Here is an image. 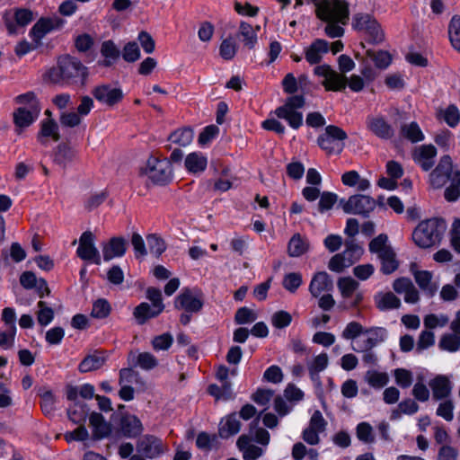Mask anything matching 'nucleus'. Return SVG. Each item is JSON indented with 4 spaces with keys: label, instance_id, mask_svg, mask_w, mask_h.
I'll return each instance as SVG.
<instances>
[{
    "label": "nucleus",
    "instance_id": "22",
    "mask_svg": "<svg viewBox=\"0 0 460 460\" xmlns=\"http://www.w3.org/2000/svg\"><path fill=\"white\" fill-rule=\"evenodd\" d=\"M432 391V397L435 401H442L448 398L452 393V385L449 378L438 375L429 383Z\"/></svg>",
    "mask_w": 460,
    "mask_h": 460
},
{
    "label": "nucleus",
    "instance_id": "45",
    "mask_svg": "<svg viewBox=\"0 0 460 460\" xmlns=\"http://www.w3.org/2000/svg\"><path fill=\"white\" fill-rule=\"evenodd\" d=\"M75 156V152L73 148L66 145H58L55 152L54 162L59 166L66 168Z\"/></svg>",
    "mask_w": 460,
    "mask_h": 460
},
{
    "label": "nucleus",
    "instance_id": "23",
    "mask_svg": "<svg viewBox=\"0 0 460 460\" xmlns=\"http://www.w3.org/2000/svg\"><path fill=\"white\" fill-rule=\"evenodd\" d=\"M333 288V282L326 271L315 273L309 285V292L314 297H318L323 292L331 291Z\"/></svg>",
    "mask_w": 460,
    "mask_h": 460
},
{
    "label": "nucleus",
    "instance_id": "27",
    "mask_svg": "<svg viewBox=\"0 0 460 460\" xmlns=\"http://www.w3.org/2000/svg\"><path fill=\"white\" fill-rule=\"evenodd\" d=\"M364 334L367 337L362 341L360 350H371L387 339L388 332L384 327H372L366 329Z\"/></svg>",
    "mask_w": 460,
    "mask_h": 460
},
{
    "label": "nucleus",
    "instance_id": "13",
    "mask_svg": "<svg viewBox=\"0 0 460 460\" xmlns=\"http://www.w3.org/2000/svg\"><path fill=\"white\" fill-rule=\"evenodd\" d=\"M95 237L90 231H85L79 238V245L76 249L77 256L85 261L100 265L101 254L94 245Z\"/></svg>",
    "mask_w": 460,
    "mask_h": 460
},
{
    "label": "nucleus",
    "instance_id": "9",
    "mask_svg": "<svg viewBox=\"0 0 460 460\" xmlns=\"http://www.w3.org/2000/svg\"><path fill=\"white\" fill-rule=\"evenodd\" d=\"M343 211L347 214H355L367 217L376 208V200L367 195H352L349 199L340 200Z\"/></svg>",
    "mask_w": 460,
    "mask_h": 460
},
{
    "label": "nucleus",
    "instance_id": "24",
    "mask_svg": "<svg viewBox=\"0 0 460 460\" xmlns=\"http://www.w3.org/2000/svg\"><path fill=\"white\" fill-rule=\"evenodd\" d=\"M330 46L327 40L316 39L305 50V58L311 65L319 64L324 54L328 53Z\"/></svg>",
    "mask_w": 460,
    "mask_h": 460
},
{
    "label": "nucleus",
    "instance_id": "31",
    "mask_svg": "<svg viewBox=\"0 0 460 460\" xmlns=\"http://www.w3.org/2000/svg\"><path fill=\"white\" fill-rule=\"evenodd\" d=\"M100 52L104 59L99 61V65L105 67L111 66L120 57L119 47L111 40H104L102 43Z\"/></svg>",
    "mask_w": 460,
    "mask_h": 460
},
{
    "label": "nucleus",
    "instance_id": "6",
    "mask_svg": "<svg viewBox=\"0 0 460 460\" xmlns=\"http://www.w3.org/2000/svg\"><path fill=\"white\" fill-rule=\"evenodd\" d=\"M347 133L340 127L329 125L324 132L318 136L317 144L328 155L341 154L344 147Z\"/></svg>",
    "mask_w": 460,
    "mask_h": 460
},
{
    "label": "nucleus",
    "instance_id": "58",
    "mask_svg": "<svg viewBox=\"0 0 460 460\" xmlns=\"http://www.w3.org/2000/svg\"><path fill=\"white\" fill-rule=\"evenodd\" d=\"M238 46L231 37L225 39L219 47V54L222 58L231 60L234 58Z\"/></svg>",
    "mask_w": 460,
    "mask_h": 460
},
{
    "label": "nucleus",
    "instance_id": "19",
    "mask_svg": "<svg viewBox=\"0 0 460 460\" xmlns=\"http://www.w3.org/2000/svg\"><path fill=\"white\" fill-rule=\"evenodd\" d=\"M94 98L108 106H113L121 101L123 93L121 89L103 84L95 87L93 91Z\"/></svg>",
    "mask_w": 460,
    "mask_h": 460
},
{
    "label": "nucleus",
    "instance_id": "5",
    "mask_svg": "<svg viewBox=\"0 0 460 460\" xmlns=\"http://www.w3.org/2000/svg\"><path fill=\"white\" fill-rule=\"evenodd\" d=\"M352 28L363 33L371 44H380L385 40V32L380 23L369 13H356L352 18Z\"/></svg>",
    "mask_w": 460,
    "mask_h": 460
},
{
    "label": "nucleus",
    "instance_id": "14",
    "mask_svg": "<svg viewBox=\"0 0 460 460\" xmlns=\"http://www.w3.org/2000/svg\"><path fill=\"white\" fill-rule=\"evenodd\" d=\"M137 450L146 458H156L166 451L162 439L154 435H145L137 442Z\"/></svg>",
    "mask_w": 460,
    "mask_h": 460
},
{
    "label": "nucleus",
    "instance_id": "46",
    "mask_svg": "<svg viewBox=\"0 0 460 460\" xmlns=\"http://www.w3.org/2000/svg\"><path fill=\"white\" fill-rule=\"evenodd\" d=\"M438 348L448 352L458 351L460 349V335L456 332L443 334L439 340Z\"/></svg>",
    "mask_w": 460,
    "mask_h": 460
},
{
    "label": "nucleus",
    "instance_id": "56",
    "mask_svg": "<svg viewBox=\"0 0 460 460\" xmlns=\"http://www.w3.org/2000/svg\"><path fill=\"white\" fill-rule=\"evenodd\" d=\"M435 334L432 331L423 330L420 332L416 343V352L421 353L423 350L434 346Z\"/></svg>",
    "mask_w": 460,
    "mask_h": 460
},
{
    "label": "nucleus",
    "instance_id": "40",
    "mask_svg": "<svg viewBox=\"0 0 460 460\" xmlns=\"http://www.w3.org/2000/svg\"><path fill=\"white\" fill-rule=\"evenodd\" d=\"M309 249L308 241L299 234H294L288 242V252L291 257H299Z\"/></svg>",
    "mask_w": 460,
    "mask_h": 460
},
{
    "label": "nucleus",
    "instance_id": "4",
    "mask_svg": "<svg viewBox=\"0 0 460 460\" xmlns=\"http://www.w3.org/2000/svg\"><path fill=\"white\" fill-rule=\"evenodd\" d=\"M368 249L371 253L377 255L381 262L380 270L384 274H391L398 269L399 262L396 254L392 246L388 244V236L385 234H380L372 239L368 244Z\"/></svg>",
    "mask_w": 460,
    "mask_h": 460
},
{
    "label": "nucleus",
    "instance_id": "16",
    "mask_svg": "<svg viewBox=\"0 0 460 460\" xmlns=\"http://www.w3.org/2000/svg\"><path fill=\"white\" fill-rule=\"evenodd\" d=\"M143 431V425L140 420L133 414H123L119 422V432L128 438H134Z\"/></svg>",
    "mask_w": 460,
    "mask_h": 460
},
{
    "label": "nucleus",
    "instance_id": "55",
    "mask_svg": "<svg viewBox=\"0 0 460 460\" xmlns=\"http://www.w3.org/2000/svg\"><path fill=\"white\" fill-rule=\"evenodd\" d=\"M302 283V275L299 272L288 273L284 276L282 280L283 288L292 294L296 292Z\"/></svg>",
    "mask_w": 460,
    "mask_h": 460
},
{
    "label": "nucleus",
    "instance_id": "64",
    "mask_svg": "<svg viewBox=\"0 0 460 460\" xmlns=\"http://www.w3.org/2000/svg\"><path fill=\"white\" fill-rule=\"evenodd\" d=\"M140 57V50L138 45L135 41H130L127 43L122 51V58L127 62H135Z\"/></svg>",
    "mask_w": 460,
    "mask_h": 460
},
{
    "label": "nucleus",
    "instance_id": "35",
    "mask_svg": "<svg viewBox=\"0 0 460 460\" xmlns=\"http://www.w3.org/2000/svg\"><path fill=\"white\" fill-rule=\"evenodd\" d=\"M238 37L241 39L243 46L249 49H253L258 43L256 30L246 22H240Z\"/></svg>",
    "mask_w": 460,
    "mask_h": 460
},
{
    "label": "nucleus",
    "instance_id": "10",
    "mask_svg": "<svg viewBox=\"0 0 460 460\" xmlns=\"http://www.w3.org/2000/svg\"><path fill=\"white\" fill-rule=\"evenodd\" d=\"M172 166L170 161L164 159L159 160L155 157H150L147 160L145 168V173L155 183L164 184L172 178Z\"/></svg>",
    "mask_w": 460,
    "mask_h": 460
},
{
    "label": "nucleus",
    "instance_id": "29",
    "mask_svg": "<svg viewBox=\"0 0 460 460\" xmlns=\"http://www.w3.org/2000/svg\"><path fill=\"white\" fill-rule=\"evenodd\" d=\"M90 425L93 428V436L96 439L108 437L111 432V426L108 423L102 414L92 412L89 417Z\"/></svg>",
    "mask_w": 460,
    "mask_h": 460
},
{
    "label": "nucleus",
    "instance_id": "18",
    "mask_svg": "<svg viewBox=\"0 0 460 460\" xmlns=\"http://www.w3.org/2000/svg\"><path fill=\"white\" fill-rule=\"evenodd\" d=\"M415 263L411 264V272L419 288L429 296H433L438 288V285L432 281V273L429 270H418Z\"/></svg>",
    "mask_w": 460,
    "mask_h": 460
},
{
    "label": "nucleus",
    "instance_id": "36",
    "mask_svg": "<svg viewBox=\"0 0 460 460\" xmlns=\"http://www.w3.org/2000/svg\"><path fill=\"white\" fill-rule=\"evenodd\" d=\"M162 312L161 308L154 307V305L143 302L134 309L133 315L138 324H144L148 319L158 316Z\"/></svg>",
    "mask_w": 460,
    "mask_h": 460
},
{
    "label": "nucleus",
    "instance_id": "62",
    "mask_svg": "<svg viewBox=\"0 0 460 460\" xmlns=\"http://www.w3.org/2000/svg\"><path fill=\"white\" fill-rule=\"evenodd\" d=\"M394 376L395 383L403 389L410 387L413 382L412 373L405 368H396Z\"/></svg>",
    "mask_w": 460,
    "mask_h": 460
},
{
    "label": "nucleus",
    "instance_id": "8",
    "mask_svg": "<svg viewBox=\"0 0 460 460\" xmlns=\"http://www.w3.org/2000/svg\"><path fill=\"white\" fill-rule=\"evenodd\" d=\"M204 305V295L198 288H184L175 297L174 307L186 313L197 314Z\"/></svg>",
    "mask_w": 460,
    "mask_h": 460
},
{
    "label": "nucleus",
    "instance_id": "17",
    "mask_svg": "<svg viewBox=\"0 0 460 460\" xmlns=\"http://www.w3.org/2000/svg\"><path fill=\"white\" fill-rule=\"evenodd\" d=\"M63 23L59 18H40L31 28L30 35L33 41L38 43L46 34L58 29Z\"/></svg>",
    "mask_w": 460,
    "mask_h": 460
},
{
    "label": "nucleus",
    "instance_id": "21",
    "mask_svg": "<svg viewBox=\"0 0 460 460\" xmlns=\"http://www.w3.org/2000/svg\"><path fill=\"white\" fill-rule=\"evenodd\" d=\"M102 256L105 261L117 257H122L127 251V241L125 238L116 236L111 238L107 243H102Z\"/></svg>",
    "mask_w": 460,
    "mask_h": 460
},
{
    "label": "nucleus",
    "instance_id": "28",
    "mask_svg": "<svg viewBox=\"0 0 460 460\" xmlns=\"http://www.w3.org/2000/svg\"><path fill=\"white\" fill-rule=\"evenodd\" d=\"M238 449L243 453L244 460H256L263 454L262 448L252 443V438L248 435H242L236 442Z\"/></svg>",
    "mask_w": 460,
    "mask_h": 460
},
{
    "label": "nucleus",
    "instance_id": "7",
    "mask_svg": "<svg viewBox=\"0 0 460 460\" xmlns=\"http://www.w3.org/2000/svg\"><path fill=\"white\" fill-rule=\"evenodd\" d=\"M305 102L303 95H292L274 113L279 119H285L292 128L298 129L303 125V113L297 110L304 107Z\"/></svg>",
    "mask_w": 460,
    "mask_h": 460
},
{
    "label": "nucleus",
    "instance_id": "44",
    "mask_svg": "<svg viewBox=\"0 0 460 460\" xmlns=\"http://www.w3.org/2000/svg\"><path fill=\"white\" fill-rule=\"evenodd\" d=\"M364 379L372 388L376 390L382 389L389 382V376L386 373L376 370L367 371Z\"/></svg>",
    "mask_w": 460,
    "mask_h": 460
},
{
    "label": "nucleus",
    "instance_id": "60",
    "mask_svg": "<svg viewBox=\"0 0 460 460\" xmlns=\"http://www.w3.org/2000/svg\"><path fill=\"white\" fill-rule=\"evenodd\" d=\"M38 307H39V311L37 314L38 323L42 326H46V325L49 324L54 318L53 309L47 306L46 303L43 301H40L38 303Z\"/></svg>",
    "mask_w": 460,
    "mask_h": 460
},
{
    "label": "nucleus",
    "instance_id": "53",
    "mask_svg": "<svg viewBox=\"0 0 460 460\" xmlns=\"http://www.w3.org/2000/svg\"><path fill=\"white\" fill-rule=\"evenodd\" d=\"M40 406L46 416L51 417L56 410V397L50 390H47L40 394Z\"/></svg>",
    "mask_w": 460,
    "mask_h": 460
},
{
    "label": "nucleus",
    "instance_id": "52",
    "mask_svg": "<svg viewBox=\"0 0 460 460\" xmlns=\"http://www.w3.org/2000/svg\"><path fill=\"white\" fill-rule=\"evenodd\" d=\"M449 322V318L447 314H427L423 319L424 326L427 330H433L438 327H445Z\"/></svg>",
    "mask_w": 460,
    "mask_h": 460
},
{
    "label": "nucleus",
    "instance_id": "34",
    "mask_svg": "<svg viewBox=\"0 0 460 460\" xmlns=\"http://www.w3.org/2000/svg\"><path fill=\"white\" fill-rule=\"evenodd\" d=\"M375 303L380 311L398 309L402 305L400 298L391 291L376 295Z\"/></svg>",
    "mask_w": 460,
    "mask_h": 460
},
{
    "label": "nucleus",
    "instance_id": "43",
    "mask_svg": "<svg viewBox=\"0 0 460 460\" xmlns=\"http://www.w3.org/2000/svg\"><path fill=\"white\" fill-rule=\"evenodd\" d=\"M193 131L190 128H181L174 130L168 137V140L180 146H187L193 140Z\"/></svg>",
    "mask_w": 460,
    "mask_h": 460
},
{
    "label": "nucleus",
    "instance_id": "20",
    "mask_svg": "<svg viewBox=\"0 0 460 460\" xmlns=\"http://www.w3.org/2000/svg\"><path fill=\"white\" fill-rule=\"evenodd\" d=\"M393 288L397 294L404 295V301L408 304H416L420 300V294L412 281L408 278L396 279Z\"/></svg>",
    "mask_w": 460,
    "mask_h": 460
},
{
    "label": "nucleus",
    "instance_id": "39",
    "mask_svg": "<svg viewBox=\"0 0 460 460\" xmlns=\"http://www.w3.org/2000/svg\"><path fill=\"white\" fill-rule=\"evenodd\" d=\"M39 113L31 109L20 107L13 112V121L18 128H26L37 119Z\"/></svg>",
    "mask_w": 460,
    "mask_h": 460
},
{
    "label": "nucleus",
    "instance_id": "38",
    "mask_svg": "<svg viewBox=\"0 0 460 460\" xmlns=\"http://www.w3.org/2000/svg\"><path fill=\"white\" fill-rule=\"evenodd\" d=\"M341 181L344 185L349 187H356L358 190L364 191L370 187V182L367 179L361 178L357 171H349L342 174Z\"/></svg>",
    "mask_w": 460,
    "mask_h": 460
},
{
    "label": "nucleus",
    "instance_id": "63",
    "mask_svg": "<svg viewBox=\"0 0 460 460\" xmlns=\"http://www.w3.org/2000/svg\"><path fill=\"white\" fill-rule=\"evenodd\" d=\"M338 200V196L330 191H323L321 196L318 202V210L320 213H324L330 209L332 208L334 204Z\"/></svg>",
    "mask_w": 460,
    "mask_h": 460
},
{
    "label": "nucleus",
    "instance_id": "51",
    "mask_svg": "<svg viewBox=\"0 0 460 460\" xmlns=\"http://www.w3.org/2000/svg\"><path fill=\"white\" fill-rule=\"evenodd\" d=\"M445 199L447 201H456L460 196V171H455L450 185L445 190Z\"/></svg>",
    "mask_w": 460,
    "mask_h": 460
},
{
    "label": "nucleus",
    "instance_id": "48",
    "mask_svg": "<svg viewBox=\"0 0 460 460\" xmlns=\"http://www.w3.org/2000/svg\"><path fill=\"white\" fill-rule=\"evenodd\" d=\"M402 135L412 143H417L424 139V135L417 122L403 124L401 127Z\"/></svg>",
    "mask_w": 460,
    "mask_h": 460
},
{
    "label": "nucleus",
    "instance_id": "1",
    "mask_svg": "<svg viewBox=\"0 0 460 460\" xmlns=\"http://www.w3.org/2000/svg\"><path fill=\"white\" fill-rule=\"evenodd\" d=\"M315 6V15L327 22L325 33L331 38H339L344 34L345 25L349 21V6L343 0H308Z\"/></svg>",
    "mask_w": 460,
    "mask_h": 460
},
{
    "label": "nucleus",
    "instance_id": "3",
    "mask_svg": "<svg viewBox=\"0 0 460 460\" xmlns=\"http://www.w3.org/2000/svg\"><path fill=\"white\" fill-rule=\"evenodd\" d=\"M447 229L443 219L433 217L421 221L412 233L415 244L420 248H429L438 244Z\"/></svg>",
    "mask_w": 460,
    "mask_h": 460
},
{
    "label": "nucleus",
    "instance_id": "26",
    "mask_svg": "<svg viewBox=\"0 0 460 460\" xmlns=\"http://www.w3.org/2000/svg\"><path fill=\"white\" fill-rule=\"evenodd\" d=\"M367 128L382 139H390L394 136V129L383 117H367Z\"/></svg>",
    "mask_w": 460,
    "mask_h": 460
},
{
    "label": "nucleus",
    "instance_id": "61",
    "mask_svg": "<svg viewBox=\"0 0 460 460\" xmlns=\"http://www.w3.org/2000/svg\"><path fill=\"white\" fill-rule=\"evenodd\" d=\"M111 305L106 299L96 300L93 305L92 316L98 319L106 318L111 313Z\"/></svg>",
    "mask_w": 460,
    "mask_h": 460
},
{
    "label": "nucleus",
    "instance_id": "50",
    "mask_svg": "<svg viewBox=\"0 0 460 460\" xmlns=\"http://www.w3.org/2000/svg\"><path fill=\"white\" fill-rule=\"evenodd\" d=\"M356 436L364 444H373L376 441L373 427L366 421L357 425Z\"/></svg>",
    "mask_w": 460,
    "mask_h": 460
},
{
    "label": "nucleus",
    "instance_id": "47",
    "mask_svg": "<svg viewBox=\"0 0 460 460\" xmlns=\"http://www.w3.org/2000/svg\"><path fill=\"white\" fill-rule=\"evenodd\" d=\"M363 253V249L358 243H355L354 240H347L345 242V250L341 252L344 255L345 260L347 261V264L351 266L355 263Z\"/></svg>",
    "mask_w": 460,
    "mask_h": 460
},
{
    "label": "nucleus",
    "instance_id": "12",
    "mask_svg": "<svg viewBox=\"0 0 460 460\" xmlns=\"http://www.w3.org/2000/svg\"><path fill=\"white\" fill-rule=\"evenodd\" d=\"M3 19L8 32L15 34L19 27L23 28L31 22L34 15L29 9L15 8L5 11Z\"/></svg>",
    "mask_w": 460,
    "mask_h": 460
},
{
    "label": "nucleus",
    "instance_id": "41",
    "mask_svg": "<svg viewBox=\"0 0 460 460\" xmlns=\"http://www.w3.org/2000/svg\"><path fill=\"white\" fill-rule=\"evenodd\" d=\"M104 363L105 358L101 353H93L81 361L78 369L81 373H87L101 368Z\"/></svg>",
    "mask_w": 460,
    "mask_h": 460
},
{
    "label": "nucleus",
    "instance_id": "32",
    "mask_svg": "<svg viewBox=\"0 0 460 460\" xmlns=\"http://www.w3.org/2000/svg\"><path fill=\"white\" fill-rule=\"evenodd\" d=\"M47 137H51L55 142L60 139L58 126L53 119H43L40 123V130L38 133V141L46 146Z\"/></svg>",
    "mask_w": 460,
    "mask_h": 460
},
{
    "label": "nucleus",
    "instance_id": "59",
    "mask_svg": "<svg viewBox=\"0 0 460 460\" xmlns=\"http://www.w3.org/2000/svg\"><path fill=\"white\" fill-rule=\"evenodd\" d=\"M440 112L443 119L450 128H455L458 125L460 121V111L455 104H450Z\"/></svg>",
    "mask_w": 460,
    "mask_h": 460
},
{
    "label": "nucleus",
    "instance_id": "49",
    "mask_svg": "<svg viewBox=\"0 0 460 460\" xmlns=\"http://www.w3.org/2000/svg\"><path fill=\"white\" fill-rule=\"evenodd\" d=\"M448 36L452 47L460 53V16L454 15L448 24Z\"/></svg>",
    "mask_w": 460,
    "mask_h": 460
},
{
    "label": "nucleus",
    "instance_id": "57",
    "mask_svg": "<svg viewBox=\"0 0 460 460\" xmlns=\"http://www.w3.org/2000/svg\"><path fill=\"white\" fill-rule=\"evenodd\" d=\"M337 285L344 298L350 297L358 288V282L350 277L341 278Z\"/></svg>",
    "mask_w": 460,
    "mask_h": 460
},
{
    "label": "nucleus",
    "instance_id": "11",
    "mask_svg": "<svg viewBox=\"0 0 460 460\" xmlns=\"http://www.w3.org/2000/svg\"><path fill=\"white\" fill-rule=\"evenodd\" d=\"M314 73L324 78L322 84L326 91H341L347 85L348 78L333 70L329 65L324 64L315 66Z\"/></svg>",
    "mask_w": 460,
    "mask_h": 460
},
{
    "label": "nucleus",
    "instance_id": "33",
    "mask_svg": "<svg viewBox=\"0 0 460 460\" xmlns=\"http://www.w3.org/2000/svg\"><path fill=\"white\" fill-rule=\"evenodd\" d=\"M184 164L189 172L200 173L206 170L208 159L199 152H192L186 156Z\"/></svg>",
    "mask_w": 460,
    "mask_h": 460
},
{
    "label": "nucleus",
    "instance_id": "54",
    "mask_svg": "<svg viewBox=\"0 0 460 460\" xmlns=\"http://www.w3.org/2000/svg\"><path fill=\"white\" fill-rule=\"evenodd\" d=\"M367 55L374 61L376 66L381 69L386 68L392 61V57L388 51L379 50L375 52L368 49L367 50Z\"/></svg>",
    "mask_w": 460,
    "mask_h": 460
},
{
    "label": "nucleus",
    "instance_id": "25",
    "mask_svg": "<svg viewBox=\"0 0 460 460\" xmlns=\"http://www.w3.org/2000/svg\"><path fill=\"white\" fill-rule=\"evenodd\" d=\"M436 155L437 149L434 146L424 145L414 152L413 160L423 171L427 172L433 167Z\"/></svg>",
    "mask_w": 460,
    "mask_h": 460
},
{
    "label": "nucleus",
    "instance_id": "30",
    "mask_svg": "<svg viewBox=\"0 0 460 460\" xmlns=\"http://www.w3.org/2000/svg\"><path fill=\"white\" fill-rule=\"evenodd\" d=\"M241 422L235 412L221 420L218 427V435L221 438H228L240 431Z\"/></svg>",
    "mask_w": 460,
    "mask_h": 460
},
{
    "label": "nucleus",
    "instance_id": "37",
    "mask_svg": "<svg viewBox=\"0 0 460 460\" xmlns=\"http://www.w3.org/2000/svg\"><path fill=\"white\" fill-rule=\"evenodd\" d=\"M133 367H139L144 370H152L158 365L157 358L150 352L131 353L129 356Z\"/></svg>",
    "mask_w": 460,
    "mask_h": 460
},
{
    "label": "nucleus",
    "instance_id": "42",
    "mask_svg": "<svg viewBox=\"0 0 460 460\" xmlns=\"http://www.w3.org/2000/svg\"><path fill=\"white\" fill-rule=\"evenodd\" d=\"M89 412L87 404L81 402H75L71 408L67 410L69 420L75 424H83Z\"/></svg>",
    "mask_w": 460,
    "mask_h": 460
},
{
    "label": "nucleus",
    "instance_id": "2",
    "mask_svg": "<svg viewBox=\"0 0 460 460\" xmlns=\"http://www.w3.org/2000/svg\"><path fill=\"white\" fill-rule=\"evenodd\" d=\"M88 68L70 55L58 58L56 66L47 72L49 80L60 86L84 85L88 77Z\"/></svg>",
    "mask_w": 460,
    "mask_h": 460
},
{
    "label": "nucleus",
    "instance_id": "15",
    "mask_svg": "<svg viewBox=\"0 0 460 460\" xmlns=\"http://www.w3.org/2000/svg\"><path fill=\"white\" fill-rule=\"evenodd\" d=\"M454 173L451 157L444 155L429 175L430 183L434 188H441L452 180Z\"/></svg>",
    "mask_w": 460,
    "mask_h": 460
}]
</instances>
